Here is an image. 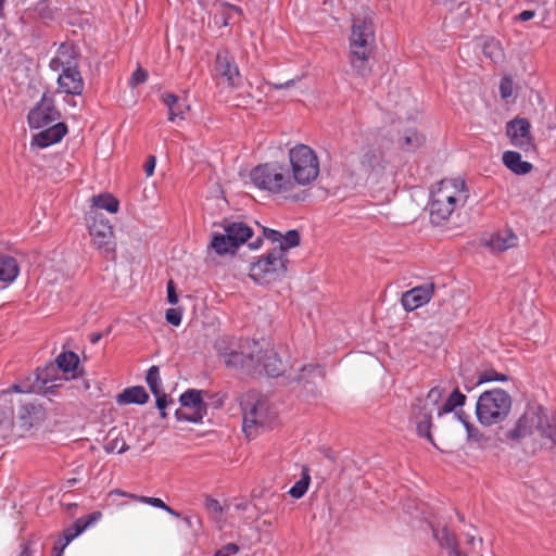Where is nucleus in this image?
Segmentation results:
<instances>
[{"mask_svg": "<svg viewBox=\"0 0 556 556\" xmlns=\"http://www.w3.org/2000/svg\"><path fill=\"white\" fill-rule=\"evenodd\" d=\"M250 179L258 190L286 202L299 203L308 198V192L298 189L290 167L283 162L271 161L253 167Z\"/></svg>", "mask_w": 556, "mask_h": 556, "instance_id": "1", "label": "nucleus"}, {"mask_svg": "<svg viewBox=\"0 0 556 556\" xmlns=\"http://www.w3.org/2000/svg\"><path fill=\"white\" fill-rule=\"evenodd\" d=\"M469 190L463 178L442 179L431 192L429 203L430 219L440 225L447 220L453 212L466 204Z\"/></svg>", "mask_w": 556, "mask_h": 556, "instance_id": "2", "label": "nucleus"}, {"mask_svg": "<svg viewBox=\"0 0 556 556\" xmlns=\"http://www.w3.org/2000/svg\"><path fill=\"white\" fill-rule=\"evenodd\" d=\"M375 45V27L372 13L368 10L361 15L353 16L350 37L351 65L361 77H366L371 68L368 59Z\"/></svg>", "mask_w": 556, "mask_h": 556, "instance_id": "3", "label": "nucleus"}, {"mask_svg": "<svg viewBox=\"0 0 556 556\" xmlns=\"http://www.w3.org/2000/svg\"><path fill=\"white\" fill-rule=\"evenodd\" d=\"M214 348L224 358L227 367L258 370L263 348L257 341L223 336L216 339Z\"/></svg>", "mask_w": 556, "mask_h": 556, "instance_id": "4", "label": "nucleus"}, {"mask_svg": "<svg viewBox=\"0 0 556 556\" xmlns=\"http://www.w3.org/2000/svg\"><path fill=\"white\" fill-rule=\"evenodd\" d=\"M288 161L290 175L298 189L308 192L320 172L316 152L309 146L299 143L289 150Z\"/></svg>", "mask_w": 556, "mask_h": 556, "instance_id": "5", "label": "nucleus"}, {"mask_svg": "<svg viewBox=\"0 0 556 556\" xmlns=\"http://www.w3.org/2000/svg\"><path fill=\"white\" fill-rule=\"evenodd\" d=\"M511 408V397L503 389L495 388L483 392L476 404V416L482 426H493L504 421Z\"/></svg>", "mask_w": 556, "mask_h": 556, "instance_id": "6", "label": "nucleus"}, {"mask_svg": "<svg viewBox=\"0 0 556 556\" xmlns=\"http://www.w3.org/2000/svg\"><path fill=\"white\" fill-rule=\"evenodd\" d=\"M359 170L365 176V181L369 186L391 180L395 174L394 166L389 157L378 148L363 150L359 156Z\"/></svg>", "mask_w": 556, "mask_h": 556, "instance_id": "7", "label": "nucleus"}, {"mask_svg": "<svg viewBox=\"0 0 556 556\" xmlns=\"http://www.w3.org/2000/svg\"><path fill=\"white\" fill-rule=\"evenodd\" d=\"M288 258L281 248H273L265 256L250 266V277L260 285H268L281 279L287 271Z\"/></svg>", "mask_w": 556, "mask_h": 556, "instance_id": "8", "label": "nucleus"}, {"mask_svg": "<svg viewBox=\"0 0 556 556\" xmlns=\"http://www.w3.org/2000/svg\"><path fill=\"white\" fill-rule=\"evenodd\" d=\"M54 372L55 367L53 364L43 368H38L35 372L29 374L24 379L14 382L8 392L13 391L16 393L52 395L55 393V389L61 386V383H55V379L53 378Z\"/></svg>", "mask_w": 556, "mask_h": 556, "instance_id": "9", "label": "nucleus"}, {"mask_svg": "<svg viewBox=\"0 0 556 556\" xmlns=\"http://www.w3.org/2000/svg\"><path fill=\"white\" fill-rule=\"evenodd\" d=\"M547 418V412L541 405H529L515 426L506 432V438L519 441L531 435L535 430L542 435Z\"/></svg>", "mask_w": 556, "mask_h": 556, "instance_id": "10", "label": "nucleus"}, {"mask_svg": "<svg viewBox=\"0 0 556 556\" xmlns=\"http://www.w3.org/2000/svg\"><path fill=\"white\" fill-rule=\"evenodd\" d=\"M89 217L92 219V223L88 226L92 244L104 257L114 258L116 242L112 225L103 216H98L96 212H90Z\"/></svg>", "mask_w": 556, "mask_h": 556, "instance_id": "11", "label": "nucleus"}, {"mask_svg": "<svg viewBox=\"0 0 556 556\" xmlns=\"http://www.w3.org/2000/svg\"><path fill=\"white\" fill-rule=\"evenodd\" d=\"M243 413V431L248 437L257 432L258 428L270 427L274 416L268 409L265 401H253L250 396L241 402Z\"/></svg>", "mask_w": 556, "mask_h": 556, "instance_id": "12", "label": "nucleus"}, {"mask_svg": "<svg viewBox=\"0 0 556 556\" xmlns=\"http://www.w3.org/2000/svg\"><path fill=\"white\" fill-rule=\"evenodd\" d=\"M202 393L201 390L189 389L180 395L181 408L175 412L177 420L194 424L202 421L206 415V404L203 402Z\"/></svg>", "mask_w": 556, "mask_h": 556, "instance_id": "13", "label": "nucleus"}, {"mask_svg": "<svg viewBox=\"0 0 556 556\" xmlns=\"http://www.w3.org/2000/svg\"><path fill=\"white\" fill-rule=\"evenodd\" d=\"M506 136L515 148L528 153L535 150L531 124L527 118L516 117L506 124Z\"/></svg>", "mask_w": 556, "mask_h": 556, "instance_id": "14", "label": "nucleus"}, {"mask_svg": "<svg viewBox=\"0 0 556 556\" xmlns=\"http://www.w3.org/2000/svg\"><path fill=\"white\" fill-rule=\"evenodd\" d=\"M215 73L218 79H223L228 88L237 89L242 85L238 65L228 51L222 50L216 54Z\"/></svg>", "mask_w": 556, "mask_h": 556, "instance_id": "15", "label": "nucleus"}, {"mask_svg": "<svg viewBox=\"0 0 556 556\" xmlns=\"http://www.w3.org/2000/svg\"><path fill=\"white\" fill-rule=\"evenodd\" d=\"M102 517L100 511H93L89 515L78 518L73 525L63 531V535L54 543V556H62L66 546L86 529L99 521Z\"/></svg>", "mask_w": 556, "mask_h": 556, "instance_id": "16", "label": "nucleus"}, {"mask_svg": "<svg viewBox=\"0 0 556 556\" xmlns=\"http://www.w3.org/2000/svg\"><path fill=\"white\" fill-rule=\"evenodd\" d=\"M60 113L53 100L43 94L40 102L29 111L27 119L30 128L39 129L58 121Z\"/></svg>", "mask_w": 556, "mask_h": 556, "instance_id": "17", "label": "nucleus"}, {"mask_svg": "<svg viewBox=\"0 0 556 556\" xmlns=\"http://www.w3.org/2000/svg\"><path fill=\"white\" fill-rule=\"evenodd\" d=\"M58 91L71 96H80L85 89V81L78 67L60 72Z\"/></svg>", "mask_w": 556, "mask_h": 556, "instance_id": "18", "label": "nucleus"}, {"mask_svg": "<svg viewBox=\"0 0 556 556\" xmlns=\"http://www.w3.org/2000/svg\"><path fill=\"white\" fill-rule=\"evenodd\" d=\"M434 292L433 283H425L406 291L402 295V305L407 312L415 311L416 308L427 304Z\"/></svg>", "mask_w": 556, "mask_h": 556, "instance_id": "19", "label": "nucleus"}, {"mask_svg": "<svg viewBox=\"0 0 556 556\" xmlns=\"http://www.w3.org/2000/svg\"><path fill=\"white\" fill-rule=\"evenodd\" d=\"M49 67L53 72L78 67L75 49L70 45L62 43L56 50L55 55L50 60Z\"/></svg>", "mask_w": 556, "mask_h": 556, "instance_id": "20", "label": "nucleus"}, {"mask_svg": "<svg viewBox=\"0 0 556 556\" xmlns=\"http://www.w3.org/2000/svg\"><path fill=\"white\" fill-rule=\"evenodd\" d=\"M67 132L64 123H56L34 136L31 144L45 149L60 142Z\"/></svg>", "mask_w": 556, "mask_h": 556, "instance_id": "21", "label": "nucleus"}, {"mask_svg": "<svg viewBox=\"0 0 556 556\" xmlns=\"http://www.w3.org/2000/svg\"><path fill=\"white\" fill-rule=\"evenodd\" d=\"M264 237L270 240L271 242H278L279 245L277 248H281L283 250V257H287V251L291 248H295L300 244V233L298 230H289L285 236H282L279 231L263 228Z\"/></svg>", "mask_w": 556, "mask_h": 556, "instance_id": "22", "label": "nucleus"}, {"mask_svg": "<svg viewBox=\"0 0 556 556\" xmlns=\"http://www.w3.org/2000/svg\"><path fill=\"white\" fill-rule=\"evenodd\" d=\"M485 244L494 252H504L517 247L518 237L511 229H503L493 233Z\"/></svg>", "mask_w": 556, "mask_h": 556, "instance_id": "23", "label": "nucleus"}, {"mask_svg": "<svg viewBox=\"0 0 556 556\" xmlns=\"http://www.w3.org/2000/svg\"><path fill=\"white\" fill-rule=\"evenodd\" d=\"M432 534L441 547L447 549L452 556H460L456 535L447 527H432Z\"/></svg>", "mask_w": 556, "mask_h": 556, "instance_id": "24", "label": "nucleus"}, {"mask_svg": "<svg viewBox=\"0 0 556 556\" xmlns=\"http://www.w3.org/2000/svg\"><path fill=\"white\" fill-rule=\"evenodd\" d=\"M502 162L516 175H526L533 168L532 164L523 161L521 154L516 151H505L502 155Z\"/></svg>", "mask_w": 556, "mask_h": 556, "instance_id": "25", "label": "nucleus"}, {"mask_svg": "<svg viewBox=\"0 0 556 556\" xmlns=\"http://www.w3.org/2000/svg\"><path fill=\"white\" fill-rule=\"evenodd\" d=\"M260 357V368H263L268 376L277 377L283 371L282 361L273 349L263 350Z\"/></svg>", "mask_w": 556, "mask_h": 556, "instance_id": "26", "label": "nucleus"}, {"mask_svg": "<svg viewBox=\"0 0 556 556\" xmlns=\"http://www.w3.org/2000/svg\"><path fill=\"white\" fill-rule=\"evenodd\" d=\"M224 231L228 233L230 239L237 248L247 242L252 237V229L242 222L228 223L224 226Z\"/></svg>", "mask_w": 556, "mask_h": 556, "instance_id": "27", "label": "nucleus"}, {"mask_svg": "<svg viewBox=\"0 0 556 556\" xmlns=\"http://www.w3.org/2000/svg\"><path fill=\"white\" fill-rule=\"evenodd\" d=\"M20 275L17 261L8 254L0 252V281L10 285Z\"/></svg>", "mask_w": 556, "mask_h": 556, "instance_id": "28", "label": "nucleus"}, {"mask_svg": "<svg viewBox=\"0 0 556 556\" xmlns=\"http://www.w3.org/2000/svg\"><path fill=\"white\" fill-rule=\"evenodd\" d=\"M443 397L444 389L440 387H433L429 390L425 399L419 400L417 409L433 415L434 412H439Z\"/></svg>", "mask_w": 556, "mask_h": 556, "instance_id": "29", "label": "nucleus"}, {"mask_svg": "<svg viewBox=\"0 0 556 556\" xmlns=\"http://www.w3.org/2000/svg\"><path fill=\"white\" fill-rule=\"evenodd\" d=\"M149 400V394L141 386L130 387L125 389L116 397V401L121 405L126 404H146Z\"/></svg>", "mask_w": 556, "mask_h": 556, "instance_id": "30", "label": "nucleus"}, {"mask_svg": "<svg viewBox=\"0 0 556 556\" xmlns=\"http://www.w3.org/2000/svg\"><path fill=\"white\" fill-rule=\"evenodd\" d=\"M79 363L78 356L74 352H64L61 353L56 358L55 372L53 374V378L55 379V383H60L59 381L62 378L58 377V369H61L63 372L74 371Z\"/></svg>", "mask_w": 556, "mask_h": 556, "instance_id": "31", "label": "nucleus"}, {"mask_svg": "<svg viewBox=\"0 0 556 556\" xmlns=\"http://www.w3.org/2000/svg\"><path fill=\"white\" fill-rule=\"evenodd\" d=\"M211 248L218 254L235 253L238 249L236 244L228 239V233H214L211 241Z\"/></svg>", "mask_w": 556, "mask_h": 556, "instance_id": "32", "label": "nucleus"}, {"mask_svg": "<svg viewBox=\"0 0 556 556\" xmlns=\"http://www.w3.org/2000/svg\"><path fill=\"white\" fill-rule=\"evenodd\" d=\"M92 205L96 208L105 210L111 214H115L118 212L119 202L118 200L110 193H100L98 195H93Z\"/></svg>", "mask_w": 556, "mask_h": 556, "instance_id": "33", "label": "nucleus"}, {"mask_svg": "<svg viewBox=\"0 0 556 556\" xmlns=\"http://www.w3.org/2000/svg\"><path fill=\"white\" fill-rule=\"evenodd\" d=\"M416 429L419 437L428 439L433 445V439L430 432L432 426V414L418 410L416 413Z\"/></svg>", "mask_w": 556, "mask_h": 556, "instance_id": "34", "label": "nucleus"}, {"mask_svg": "<svg viewBox=\"0 0 556 556\" xmlns=\"http://www.w3.org/2000/svg\"><path fill=\"white\" fill-rule=\"evenodd\" d=\"M466 402V395L463 394L458 389H455L444 401L438 412V416H442L447 413H452L457 407H462Z\"/></svg>", "mask_w": 556, "mask_h": 556, "instance_id": "35", "label": "nucleus"}, {"mask_svg": "<svg viewBox=\"0 0 556 556\" xmlns=\"http://www.w3.org/2000/svg\"><path fill=\"white\" fill-rule=\"evenodd\" d=\"M462 422L465 426L468 442L475 444L478 448H484L489 441L488 437L469 421L462 419Z\"/></svg>", "mask_w": 556, "mask_h": 556, "instance_id": "36", "label": "nucleus"}, {"mask_svg": "<svg viewBox=\"0 0 556 556\" xmlns=\"http://www.w3.org/2000/svg\"><path fill=\"white\" fill-rule=\"evenodd\" d=\"M311 477L308 473V469L306 467L303 468L302 477L299 481L294 483V485L289 490V494L293 498H301L307 491L309 485Z\"/></svg>", "mask_w": 556, "mask_h": 556, "instance_id": "37", "label": "nucleus"}, {"mask_svg": "<svg viewBox=\"0 0 556 556\" xmlns=\"http://www.w3.org/2000/svg\"><path fill=\"white\" fill-rule=\"evenodd\" d=\"M163 103L168 109L169 121L174 122L176 118L184 117L182 109H175V105L178 104V97L173 93H164L162 96Z\"/></svg>", "mask_w": 556, "mask_h": 556, "instance_id": "38", "label": "nucleus"}, {"mask_svg": "<svg viewBox=\"0 0 556 556\" xmlns=\"http://www.w3.org/2000/svg\"><path fill=\"white\" fill-rule=\"evenodd\" d=\"M508 376L497 372L493 368H486L478 372L477 375V384L493 382V381H507Z\"/></svg>", "mask_w": 556, "mask_h": 556, "instance_id": "39", "label": "nucleus"}, {"mask_svg": "<svg viewBox=\"0 0 556 556\" xmlns=\"http://www.w3.org/2000/svg\"><path fill=\"white\" fill-rule=\"evenodd\" d=\"M425 142V137L415 131V130H409L403 138V148L406 150V151H415L417 150L418 148H420Z\"/></svg>", "mask_w": 556, "mask_h": 556, "instance_id": "40", "label": "nucleus"}, {"mask_svg": "<svg viewBox=\"0 0 556 556\" xmlns=\"http://www.w3.org/2000/svg\"><path fill=\"white\" fill-rule=\"evenodd\" d=\"M146 381L154 395H157V392L162 391V381L157 366H151L148 369Z\"/></svg>", "mask_w": 556, "mask_h": 556, "instance_id": "41", "label": "nucleus"}, {"mask_svg": "<svg viewBox=\"0 0 556 556\" xmlns=\"http://www.w3.org/2000/svg\"><path fill=\"white\" fill-rule=\"evenodd\" d=\"M217 14L220 16L222 25L227 26L230 20L240 14V9L229 3H222Z\"/></svg>", "mask_w": 556, "mask_h": 556, "instance_id": "42", "label": "nucleus"}, {"mask_svg": "<svg viewBox=\"0 0 556 556\" xmlns=\"http://www.w3.org/2000/svg\"><path fill=\"white\" fill-rule=\"evenodd\" d=\"M483 54L493 61L502 58V49L495 41L486 42L483 47Z\"/></svg>", "mask_w": 556, "mask_h": 556, "instance_id": "43", "label": "nucleus"}, {"mask_svg": "<svg viewBox=\"0 0 556 556\" xmlns=\"http://www.w3.org/2000/svg\"><path fill=\"white\" fill-rule=\"evenodd\" d=\"M148 79V72L143 70L142 67H137V70L131 74V77L129 79V86L131 88L137 87L138 85H141L146 83Z\"/></svg>", "mask_w": 556, "mask_h": 556, "instance_id": "44", "label": "nucleus"}, {"mask_svg": "<svg viewBox=\"0 0 556 556\" xmlns=\"http://www.w3.org/2000/svg\"><path fill=\"white\" fill-rule=\"evenodd\" d=\"M514 84L509 77H503L500 84V94L503 100H507L513 96Z\"/></svg>", "mask_w": 556, "mask_h": 556, "instance_id": "45", "label": "nucleus"}, {"mask_svg": "<svg viewBox=\"0 0 556 556\" xmlns=\"http://www.w3.org/2000/svg\"><path fill=\"white\" fill-rule=\"evenodd\" d=\"M543 438H547L552 441L554 445H556V420L552 418H547L546 425L544 427Z\"/></svg>", "mask_w": 556, "mask_h": 556, "instance_id": "46", "label": "nucleus"}, {"mask_svg": "<svg viewBox=\"0 0 556 556\" xmlns=\"http://www.w3.org/2000/svg\"><path fill=\"white\" fill-rule=\"evenodd\" d=\"M165 318L168 324L177 327L181 324L182 311L180 308H168Z\"/></svg>", "mask_w": 556, "mask_h": 556, "instance_id": "47", "label": "nucleus"}, {"mask_svg": "<svg viewBox=\"0 0 556 556\" xmlns=\"http://www.w3.org/2000/svg\"><path fill=\"white\" fill-rule=\"evenodd\" d=\"M204 505L206 509L214 515H220L223 513V507L219 502L211 496L205 498Z\"/></svg>", "mask_w": 556, "mask_h": 556, "instance_id": "48", "label": "nucleus"}, {"mask_svg": "<svg viewBox=\"0 0 556 556\" xmlns=\"http://www.w3.org/2000/svg\"><path fill=\"white\" fill-rule=\"evenodd\" d=\"M139 502L148 504V505H151V506H153L155 508H160V509H163V510L167 506V504H165L164 501L159 498V497L141 496L139 498Z\"/></svg>", "mask_w": 556, "mask_h": 556, "instance_id": "49", "label": "nucleus"}, {"mask_svg": "<svg viewBox=\"0 0 556 556\" xmlns=\"http://www.w3.org/2000/svg\"><path fill=\"white\" fill-rule=\"evenodd\" d=\"M155 397H156V406L160 409L162 417H165L166 416L165 408L168 405L166 394L163 391H160V392H157V395H155Z\"/></svg>", "mask_w": 556, "mask_h": 556, "instance_id": "50", "label": "nucleus"}, {"mask_svg": "<svg viewBox=\"0 0 556 556\" xmlns=\"http://www.w3.org/2000/svg\"><path fill=\"white\" fill-rule=\"evenodd\" d=\"M166 291H167V301H168V303H170L173 305L177 304L178 295L176 293V288H175V283H174L173 280H169L167 282Z\"/></svg>", "mask_w": 556, "mask_h": 556, "instance_id": "51", "label": "nucleus"}, {"mask_svg": "<svg viewBox=\"0 0 556 556\" xmlns=\"http://www.w3.org/2000/svg\"><path fill=\"white\" fill-rule=\"evenodd\" d=\"M226 556H232L239 552V546L235 543L226 544L220 548Z\"/></svg>", "mask_w": 556, "mask_h": 556, "instance_id": "52", "label": "nucleus"}, {"mask_svg": "<svg viewBox=\"0 0 556 556\" xmlns=\"http://www.w3.org/2000/svg\"><path fill=\"white\" fill-rule=\"evenodd\" d=\"M296 79H289L283 84H276V83H267V85L273 89H287L295 85Z\"/></svg>", "mask_w": 556, "mask_h": 556, "instance_id": "53", "label": "nucleus"}, {"mask_svg": "<svg viewBox=\"0 0 556 556\" xmlns=\"http://www.w3.org/2000/svg\"><path fill=\"white\" fill-rule=\"evenodd\" d=\"M155 157L154 156H150L149 160L147 161L146 165H144V172L147 174V176H152L153 173H154V168H155Z\"/></svg>", "mask_w": 556, "mask_h": 556, "instance_id": "54", "label": "nucleus"}, {"mask_svg": "<svg viewBox=\"0 0 556 556\" xmlns=\"http://www.w3.org/2000/svg\"><path fill=\"white\" fill-rule=\"evenodd\" d=\"M535 15V12L534 11H531V10H525L522 11L518 16H517V20L521 21V22H528L530 20H532Z\"/></svg>", "mask_w": 556, "mask_h": 556, "instance_id": "55", "label": "nucleus"}, {"mask_svg": "<svg viewBox=\"0 0 556 556\" xmlns=\"http://www.w3.org/2000/svg\"><path fill=\"white\" fill-rule=\"evenodd\" d=\"M476 542H478L480 546L483 543L481 538L477 540L473 535H468L467 536V544L468 545L475 546Z\"/></svg>", "mask_w": 556, "mask_h": 556, "instance_id": "56", "label": "nucleus"}, {"mask_svg": "<svg viewBox=\"0 0 556 556\" xmlns=\"http://www.w3.org/2000/svg\"><path fill=\"white\" fill-rule=\"evenodd\" d=\"M102 338V334L100 332H94V333H91L90 336V342L92 344H97Z\"/></svg>", "mask_w": 556, "mask_h": 556, "instance_id": "57", "label": "nucleus"}, {"mask_svg": "<svg viewBox=\"0 0 556 556\" xmlns=\"http://www.w3.org/2000/svg\"><path fill=\"white\" fill-rule=\"evenodd\" d=\"M164 511H166L167 514H169L170 516L175 517V518H179L180 517V514L176 510H174L172 507H169L168 505L166 506V508L164 509Z\"/></svg>", "mask_w": 556, "mask_h": 556, "instance_id": "58", "label": "nucleus"}, {"mask_svg": "<svg viewBox=\"0 0 556 556\" xmlns=\"http://www.w3.org/2000/svg\"><path fill=\"white\" fill-rule=\"evenodd\" d=\"M21 556H29V542L23 544Z\"/></svg>", "mask_w": 556, "mask_h": 556, "instance_id": "59", "label": "nucleus"}, {"mask_svg": "<svg viewBox=\"0 0 556 556\" xmlns=\"http://www.w3.org/2000/svg\"><path fill=\"white\" fill-rule=\"evenodd\" d=\"M123 496L125 497H128V498H131V500H135V501H138L139 502V498L142 496V495H136V494H131V493H123Z\"/></svg>", "mask_w": 556, "mask_h": 556, "instance_id": "60", "label": "nucleus"}, {"mask_svg": "<svg viewBox=\"0 0 556 556\" xmlns=\"http://www.w3.org/2000/svg\"><path fill=\"white\" fill-rule=\"evenodd\" d=\"M261 245V239H256V241H252L249 243L251 249H257Z\"/></svg>", "mask_w": 556, "mask_h": 556, "instance_id": "61", "label": "nucleus"}, {"mask_svg": "<svg viewBox=\"0 0 556 556\" xmlns=\"http://www.w3.org/2000/svg\"><path fill=\"white\" fill-rule=\"evenodd\" d=\"M128 450V445L126 443H123L121 448L118 450L119 454L125 453Z\"/></svg>", "mask_w": 556, "mask_h": 556, "instance_id": "62", "label": "nucleus"}, {"mask_svg": "<svg viewBox=\"0 0 556 556\" xmlns=\"http://www.w3.org/2000/svg\"><path fill=\"white\" fill-rule=\"evenodd\" d=\"M7 0H0V16L3 15L4 4Z\"/></svg>", "mask_w": 556, "mask_h": 556, "instance_id": "63", "label": "nucleus"}, {"mask_svg": "<svg viewBox=\"0 0 556 556\" xmlns=\"http://www.w3.org/2000/svg\"><path fill=\"white\" fill-rule=\"evenodd\" d=\"M214 556H226V555L223 553V551H222V549H218V551L214 554Z\"/></svg>", "mask_w": 556, "mask_h": 556, "instance_id": "64", "label": "nucleus"}]
</instances>
